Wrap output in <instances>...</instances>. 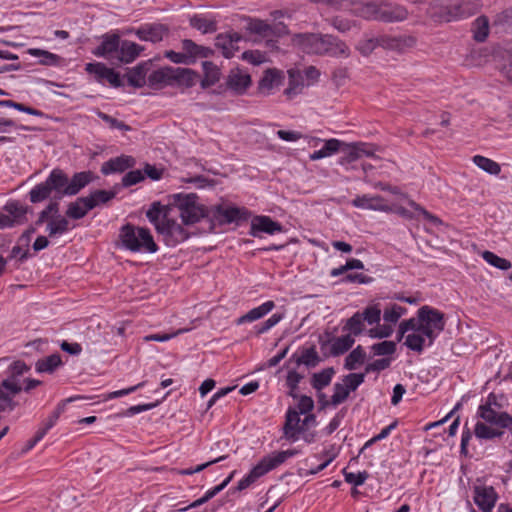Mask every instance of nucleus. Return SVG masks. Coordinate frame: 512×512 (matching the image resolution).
Segmentation results:
<instances>
[{"instance_id": "nucleus-37", "label": "nucleus", "mask_w": 512, "mask_h": 512, "mask_svg": "<svg viewBox=\"0 0 512 512\" xmlns=\"http://www.w3.org/2000/svg\"><path fill=\"white\" fill-rule=\"evenodd\" d=\"M202 66L204 70V78L201 80V87L206 89L219 81L220 70L214 63L210 61H204Z\"/></svg>"}, {"instance_id": "nucleus-64", "label": "nucleus", "mask_w": 512, "mask_h": 512, "mask_svg": "<svg viewBox=\"0 0 512 512\" xmlns=\"http://www.w3.org/2000/svg\"><path fill=\"white\" fill-rule=\"evenodd\" d=\"M343 474L345 477V481L349 484H353L354 486L363 485L367 478L369 477V474L366 471H362L355 474L352 472H347L346 469H344Z\"/></svg>"}, {"instance_id": "nucleus-24", "label": "nucleus", "mask_w": 512, "mask_h": 512, "mask_svg": "<svg viewBox=\"0 0 512 512\" xmlns=\"http://www.w3.org/2000/svg\"><path fill=\"white\" fill-rule=\"evenodd\" d=\"M142 51L143 47L137 43L128 40L120 41V47L115 60L123 64H129L132 63Z\"/></svg>"}, {"instance_id": "nucleus-29", "label": "nucleus", "mask_w": 512, "mask_h": 512, "mask_svg": "<svg viewBox=\"0 0 512 512\" xmlns=\"http://www.w3.org/2000/svg\"><path fill=\"white\" fill-rule=\"evenodd\" d=\"M342 145H344V142L335 138L325 140L321 149L310 154V160L316 161L338 153L341 150Z\"/></svg>"}, {"instance_id": "nucleus-26", "label": "nucleus", "mask_w": 512, "mask_h": 512, "mask_svg": "<svg viewBox=\"0 0 512 512\" xmlns=\"http://www.w3.org/2000/svg\"><path fill=\"white\" fill-rule=\"evenodd\" d=\"M241 40L242 36L239 33L228 32L217 35L215 45L222 50V54L225 58H231L233 57V51L231 49L232 44H238Z\"/></svg>"}, {"instance_id": "nucleus-61", "label": "nucleus", "mask_w": 512, "mask_h": 512, "mask_svg": "<svg viewBox=\"0 0 512 512\" xmlns=\"http://www.w3.org/2000/svg\"><path fill=\"white\" fill-rule=\"evenodd\" d=\"M375 355L384 356L391 355L396 351V344L393 341H382L372 346Z\"/></svg>"}, {"instance_id": "nucleus-21", "label": "nucleus", "mask_w": 512, "mask_h": 512, "mask_svg": "<svg viewBox=\"0 0 512 512\" xmlns=\"http://www.w3.org/2000/svg\"><path fill=\"white\" fill-rule=\"evenodd\" d=\"M174 67H163L154 70L148 76V85L153 89L174 85Z\"/></svg>"}, {"instance_id": "nucleus-35", "label": "nucleus", "mask_w": 512, "mask_h": 512, "mask_svg": "<svg viewBox=\"0 0 512 512\" xmlns=\"http://www.w3.org/2000/svg\"><path fill=\"white\" fill-rule=\"evenodd\" d=\"M147 64L140 63L130 69L126 76L128 80V84L134 88H141L145 85L146 81V73H147Z\"/></svg>"}, {"instance_id": "nucleus-5", "label": "nucleus", "mask_w": 512, "mask_h": 512, "mask_svg": "<svg viewBox=\"0 0 512 512\" xmlns=\"http://www.w3.org/2000/svg\"><path fill=\"white\" fill-rule=\"evenodd\" d=\"M363 14L367 18L392 23L406 20L409 12L403 5L381 2L366 4Z\"/></svg>"}, {"instance_id": "nucleus-43", "label": "nucleus", "mask_w": 512, "mask_h": 512, "mask_svg": "<svg viewBox=\"0 0 512 512\" xmlns=\"http://www.w3.org/2000/svg\"><path fill=\"white\" fill-rule=\"evenodd\" d=\"M366 359V353L361 345L354 348L345 358L344 367L347 370H355L358 365L364 363Z\"/></svg>"}, {"instance_id": "nucleus-44", "label": "nucleus", "mask_w": 512, "mask_h": 512, "mask_svg": "<svg viewBox=\"0 0 512 512\" xmlns=\"http://www.w3.org/2000/svg\"><path fill=\"white\" fill-rule=\"evenodd\" d=\"M473 163L490 175H498L501 172V166L496 161L481 155H475Z\"/></svg>"}, {"instance_id": "nucleus-60", "label": "nucleus", "mask_w": 512, "mask_h": 512, "mask_svg": "<svg viewBox=\"0 0 512 512\" xmlns=\"http://www.w3.org/2000/svg\"><path fill=\"white\" fill-rule=\"evenodd\" d=\"M350 392L347 390L346 386L342 383L334 384V393L331 396V404L333 406H337L343 403L349 396Z\"/></svg>"}, {"instance_id": "nucleus-51", "label": "nucleus", "mask_w": 512, "mask_h": 512, "mask_svg": "<svg viewBox=\"0 0 512 512\" xmlns=\"http://www.w3.org/2000/svg\"><path fill=\"white\" fill-rule=\"evenodd\" d=\"M482 256L487 263L500 270H508L512 266L509 260L499 257L498 255L491 251H484Z\"/></svg>"}, {"instance_id": "nucleus-19", "label": "nucleus", "mask_w": 512, "mask_h": 512, "mask_svg": "<svg viewBox=\"0 0 512 512\" xmlns=\"http://www.w3.org/2000/svg\"><path fill=\"white\" fill-rule=\"evenodd\" d=\"M248 23L246 26V30L251 34H256L261 38L266 39V44L268 47L273 48L275 46L276 41L271 38L273 34L274 28L272 25L260 19H252L248 18Z\"/></svg>"}, {"instance_id": "nucleus-63", "label": "nucleus", "mask_w": 512, "mask_h": 512, "mask_svg": "<svg viewBox=\"0 0 512 512\" xmlns=\"http://www.w3.org/2000/svg\"><path fill=\"white\" fill-rule=\"evenodd\" d=\"M145 179V175L141 170H132L126 173L122 178V186L130 187L136 185Z\"/></svg>"}, {"instance_id": "nucleus-48", "label": "nucleus", "mask_w": 512, "mask_h": 512, "mask_svg": "<svg viewBox=\"0 0 512 512\" xmlns=\"http://www.w3.org/2000/svg\"><path fill=\"white\" fill-rule=\"evenodd\" d=\"M426 336L420 332L408 334L406 336L405 345L415 352L421 353L426 345Z\"/></svg>"}, {"instance_id": "nucleus-2", "label": "nucleus", "mask_w": 512, "mask_h": 512, "mask_svg": "<svg viewBox=\"0 0 512 512\" xmlns=\"http://www.w3.org/2000/svg\"><path fill=\"white\" fill-rule=\"evenodd\" d=\"M479 9L477 0H442L440 3H430L426 14L435 22H451L469 17Z\"/></svg>"}, {"instance_id": "nucleus-22", "label": "nucleus", "mask_w": 512, "mask_h": 512, "mask_svg": "<svg viewBox=\"0 0 512 512\" xmlns=\"http://www.w3.org/2000/svg\"><path fill=\"white\" fill-rule=\"evenodd\" d=\"M352 205L361 209L389 211L390 207L380 195H361L353 199Z\"/></svg>"}, {"instance_id": "nucleus-55", "label": "nucleus", "mask_w": 512, "mask_h": 512, "mask_svg": "<svg viewBox=\"0 0 512 512\" xmlns=\"http://www.w3.org/2000/svg\"><path fill=\"white\" fill-rule=\"evenodd\" d=\"M365 380V373H350L342 379L349 392L355 391Z\"/></svg>"}, {"instance_id": "nucleus-34", "label": "nucleus", "mask_w": 512, "mask_h": 512, "mask_svg": "<svg viewBox=\"0 0 512 512\" xmlns=\"http://www.w3.org/2000/svg\"><path fill=\"white\" fill-rule=\"evenodd\" d=\"M290 361H295L297 365H305L308 368L316 367L320 362V357L315 347L306 348L300 356L293 354Z\"/></svg>"}, {"instance_id": "nucleus-7", "label": "nucleus", "mask_w": 512, "mask_h": 512, "mask_svg": "<svg viewBox=\"0 0 512 512\" xmlns=\"http://www.w3.org/2000/svg\"><path fill=\"white\" fill-rule=\"evenodd\" d=\"M197 200L198 196L194 193L174 195V203L179 208L180 218L185 225L195 224L209 216L206 208L198 204Z\"/></svg>"}, {"instance_id": "nucleus-10", "label": "nucleus", "mask_w": 512, "mask_h": 512, "mask_svg": "<svg viewBox=\"0 0 512 512\" xmlns=\"http://www.w3.org/2000/svg\"><path fill=\"white\" fill-rule=\"evenodd\" d=\"M62 175L65 178L64 185L60 188L62 198L64 196H75L83 188L94 181L95 175L92 171H81L75 173L71 178L62 170Z\"/></svg>"}, {"instance_id": "nucleus-50", "label": "nucleus", "mask_w": 512, "mask_h": 512, "mask_svg": "<svg viewBox=\"0 0 512 512\" xmlns=\"http://www.w3.org/2000/svg\"><path fill=\"white\" fill-rule=\"evenodd\" d=\"M318 458L325 457L326 460L318 465L317 467L311 469L307 472L308 475H316L319 472L323 471L336 457L337 452L335 451L334 445H331L328 449H325L321 454L317 456Z\"/></svg>"}, {"instance_id": "nucleus-20", "label": "nucleus", "mask_w": 512, "mask_h": 512, "mask_svg": "<svg viewBox=\"0 0 512 512\" xmlns=\"http://www.w3.org/2000/svg\"><path fill=\"white\" fill-rule=\"evenodd\" d=\"M251 84V77L240 69L230 71L226 79V85L237 94H243Z\"/></svg>"}, {"instance_id": "nucleus-16", "label": "nucleus", "mask_w": 512, "mask_h": 512, "mask_svg": "<svg viewBox=\"0 0 512 512\" xmlns=\"http://www.w3.org/2000/svg\"><path fill=\"white\" fill-rule=\"evenodd\" d=\"M498 495L492 486H475L474 502L483 512H491L497 501Z\"/></svg>"}, {"instance_id": "nucleus-12", "label": "nucleus", "mask_w": 512, "mask_h": 512, "mask_svg": "<svg viewBox=\"0 0 512 512\" xmlns=\"http://www.w3.org/2000/svg\"><path fill=\"white\" fill-rule=\"evenodd\" d=\"M85 70L93 74L96 80L102 83L106 80L111 86L119 88L123 86L120 74L115 72L112 68H108L104 63L95 62L86 64Z\"/></svg>"}, {"instance_id": "nucleus-18", "label": "nucleus", "mask_w": 512, "mask_h": 512, "mask_svg": "<svg viewBox=\"0 0 512 512\" xmlns=\"http://www.w3.org/2000/svg\"><path fill=\"white\" fill-rule=\"evenodd\" d=\"M136 161L132 156L121 155L111 158L101 166V173L109 175L112 173H122L125 170L134 167Z\"/></svg>"}, {"instance_id": "nucleus-11", "label": "nucleus", "mask_w": 512, "mask_h": 512, "mask_svg": "<svg viewBox=\"0 0 512 512\" xmlns=\"http://www.w3.org/2000/svg\"><path fill=\"white\" fill-rule=\"evenodd\" d=\"M157 232L163 235L166 244L169 246H176L189 237L188 231L181 224L169 218H165L163 224L157 226Z\"/></svg>"}, {"instance_id": "nucleus-33", "label": "nucleus", "mask_w": 512, "mask_h": 512, "mask_svg": "<svg viewBox=\"0 0 512 512\" xmlns=\"http://www.w3.org/2000/svg\"><path fill=\"white\" fill-rule=\"evenodd\" d=\"M198 78V74L189 68H174V85H183L190 88L195 85Z\"/></svg>"}, {"instance_id": "nucleus-25", "label": "nucleus", "mask_w": 512, "mask_h": 512, "mask_svg": "<svg viewBox=\"0 0 512 512\" xmlns=\"http://www.w3.org/2000/svg\"><path fill=\"white\" fill-rule=\"evenodd\" d=\"M268 467L269 466L265 459L262 458L259 463L254 466L250 472L238 482L235 490L243 491L250 487L258 478L271 471V469H268Z\"/></svg>"}, {"instance_id": "nucleus-36", "label": "nucleus", "mask_w": 512, "mask_h": 512, "mask_svg": "<svg viewBox=\"0 0 512 512\" xmlns=\"http://www.w3.org/2000/svg\"><path fill=\"white\" fill-rule=\"evenodd\" d=\"M335 374V370L333 367H328L323 369L320 372L314 373L311 377V386L320 392L322 389L327 387Z\"/></svg>"}, {"instance_id": "nucleus-52", "label": "nucleus", "mask_w": 512, "mask_h": 512, "mask_svg": "<svg viewBox=\"0 0 512 512\" xmlns=\"http://www.w3.org/2000/svg\"><path fill=\"white\" fill-rule=\"evenodd\" d=\"M4 208L16 224L21 223L27 213V208L16 201L8 202Z\"/></svg>"}, {"instance_id": "nucleus-40", "label": "nucleus", "mask_w": 512, "mask_h": 512, "mask_svg": "<svg viewBox=\"0 0 512 512\" xmlns=\"http://www.w3.org/2000/svg\"><path fill=\"white\" fill-rule=\"evenodd\" d=\"M90 210L91 208L87 207V202L81 201L79 197L68 205L66 217L79 220L84 218Z\"/></svg>"}, {"instance_id": "nucleus-47", "label": "nucleus", "mask_w": 512, "mask_h": 512, "mask_svg": "<svg viewBox=\"0 0 512 512\" xmlns=\"http://www.w3.org/2000/svg\"><path fill=\"white\" fill-rule=\"evenodd\" d=\"M57 215H59V203L58 200H53L39 213L35 224L40 226L49 219H55Z\"/></svg>"}, {"instance_id": "nucleus-45", "label": "nucleus", "mask_w": 512, "mask_h": 512, "mask_svg": "<svg viewBox=\"0 0 512 512\" xmlns=\"http://www.w3.org/2000/svg\"><path fill=\"white\" fill-rule=\"evenodd\" d=\"M473 32L477 42L486 40L489 34V21L485 16H480L473 22Z\"/></svg>"}, {"instance_id": "nucleus-41", "label": "nucleus", "mask_w": 512, "mask_h": 512, "mask_svg": "<svg viewBox=\"0 0 512 512\" xmlns=\"http://www.w3.org/2000/svg\"><path fill=\"white\" fill-rule=\"evenodd\" d=\"M190 25L203 34L213 33L217 30V22L215 20L207 19L200 15H194L191 17Z\"/></svg>"}, {"instance_id": "nucleus-49", "label": "nucleus", "mask_w": 512, "mask_h": 512, "mask_svg": "<svg viewBox=\"0 0 512 512\" xmlns=\"http://www.w3.org/2000/svg\"><path fill=\"white\" fill-rule=\"evenodd\" d=\"M344 331H349L350 335L358 336L364 330V321L360 316V312H356L352 317H350L345 326L343 327Z\"/></svg>"}, {"instance_id": "nucleus-14", "label": "nucleus", "mask_w": 512, "mask_h": 512, "mask_svg": "<svg viewBox=\"0 0 512 512\" xmlns=\"http://www.w3.org/2000/svg\"><path fill=\"white\" fill-rule=\"evenodd\" d=\"M120 41L121 38L118 34L106 33L102 36L101 44L92 53L97 57H103L112 61L118 53Z\"/></svg>"}, {"instance_id": "nucleus-39", "label": "nucleus", "mask_w": 512, "mask_h": 512, "mask_svg": "<svg viewBox=\"0 0 512 512\" xmlns=\"http://www.w3.org/2000/svg\"><path fill=\"white\" fill-rule=\"evenodd\" d=\"M146 217L148 220L154 225L157 230V226L163 224V220L167 218L165 213V206H163L160 202H153L150 208L146 212Z\"/></svg>"}, {"instance_id": "nucleus-32", "label": "nucleus", "mask_w": 512, "mask_h": 512, "mask_svg": "<svg viewBox=\"0 0 512 512\" xmlns=\"http://www.w3.org/2000/svg\"><path fill=\"white\" fill-rule=\"evenodd\" d=\"M299 453L300 450L294 448L285 451H275L264 456L263 458L269 466L268 469L273 470L283 464L288 458H291Z\"/></svg>"}, {"instance_id": "nucleus-6", "label": "nucleus", "mask_w": 512, "mask_h": 512, "mask_svg": "<svg viewBox=\"0 0 512 512\" xmlns=\"http://www.w3.org/2000/svg\"><path fill=\"white\" fill-rule=\"evenodd\" d=\"M65 178L62 175V169H53L46 180L35 185L29 192V199L32 203H40L48 199L54 191V200H61L62 194L60 188L64 185Z\"/></svg>"}, {"instance_id": "nucleus-13", "label": "nucleus", "mask_w": 512, "mask_h": 512, "mask_svg": "<svg viewBox=\"0 0 512 512\" xmlns=\"http://www.w3.org/2000/svg\"><path fill=\"white\" fill-rule=\"evenodd\" d=\"M282 438L294 443L300 438V434L303 433L302 420L300 419V413L293 408H289L286 412L285 423L282 428Z\"/></svg>"}, {"instance_id": "nucleus-62", "label": "nucleus", "mask_w": 512, "mask_h": 512, "mask_svg": "<svg viewBox=\"0 0 512 512\" xmlns=\"http://www.w3.org/2000/svg\"><path fill=\"white\" fill-rule=\"evenodd\" d=\"M379 47L387 50H400L403 46V41L400 38L382 35L378 37Z\"/></svg>"}, {"instance_id": "nucleus-57", "label": "nucleus", "mask_w": 512, "mask_h": 512, "mask_svg": "<svg viewBox=\"0 0 512 512\" xmlns=\"http://www.w3.org/2000/svg\"><path fill=\"white\" fill-rule=\"evenodd\" d=\"M182 49L185 52L186 58L189 59V64H192L199 57V45L191 39H184L182 41Z\"/></svg>"}, {"instance_id": "nucleus-17", "label": "nucleus", "mask_w": 512, "mask_h": 512, "mask_svg": "<svg viewBox=\"0 0 512 512\" xmlns=\"http://www.w3.org/2000/svg\"><path fill=\"white\" fill-rule=\"evenodd\" d=\"M283 230L282 225L279 222L272 220L268 216H256L251 222V228L249 234L253 237H259V233L263 232L269 235H273Z\"/></svg>"}, {"instance_id": "nucleus-59", "label": "nucleus", "mask_w": 512, "mask_h": 512, "mask_svg": "<svg viewBox=\"0 0 512 512\" xmlns=\"http://www.w3.org/2000/svg\"><path fill=\"white\" fill-rule=\"evenodd\" d=\"M377 47H379L378 37L364 38L357 44V49L364 56L370 55Z\"/></svg>"}, {"instance_id": "nucleus-28", "label": "nucleus", "mask_w": 512, "mask_h": 512, "mask_svg": "<svg viewBox=\"0 0 512 512\" xmlns=\"http://www.w3.org/2000/svg\"><path fill=\"white\" fill-rule=\"evenodd\" d=\"M284 80L283 72L278 69H267L261 77L258 88L261 92H269L274 87L282 84Z\"/></svg>"}, {"instance_id": "nucleus-31", "label": "nucleus", "mask_w": 512, "mask_h": 512, "mask_svg": "<svg viewBox=\"0 0 512 512\" xmlns=\"http://www.w3.org/2000/svg\"><path fill=\"white\" fill-rule=\"evenodd\" d=\"M61 356L58 353L51 354L47 357L39 359L35 364L38 373L52 374L62 365Z\"/></svg>"}, {"instance_id": "nucleus-56", "label": "nucleus", "mask_w": 512, "mask_h": 512, "mask_svg": "<svg viewBox=\"0 0 512 512\" xmlns=\"http://www.w3.org/2000/svg\"><path fill=\"white\" fill-rule=\"evenodd\" d=\"M407 311L406 308L399 306L397 304H393L391 307L386 308L384 310L383 319L389 323H397L400 317L405 314Z\"/></svg>"}, {"instance_id": "nucleus-53", "label": "nucleus", "mask_w": 512, "mask_h": 512, "mask_svg": "<svg viewBox=\"0 0 512 512\" xmlns=\"http://www.w3.org/2000/svg\"><path fill=\"white\" fill-rule=\"evenodd\" d=\"M0 106L14 108L20 112H24V113H27V114L33 115V116L42 117L44 115V113L38 109H35L30 106H26L22 103H18V102L12 101V100H0Z\"/></svg>"}, {"instance_id": "nucleus-27", "label": "nucleus", "mask_w": 512, "mask_h": 512, "mask_svg": "<svg viewBox=\"0 0 512 512\" xmlns=\"http://www.w3.org/2000/svg\"><path fill=\"white\" fill-rule=\"evenodd\" d=\"M117 191L114 190H95L91 192L88 196L80 197L81 201L87 202V207L94 209L99 205H104L108 203L110 200L116 197Z\"/></svg>"}, {"instance_id": "nucleus-4", "label": "nucleus", "mask_w": 512, "mask_h": 512, "mask_svg": "<svg viewBox=\"0 0 512 512\" xmlns=\"http://www.w3.org/2000/svg\"><path fill=\"white\" fill-rule=\"evenodd\" d=\"M420 320L419 332L428 339L427 346H432L439 334L445 329L444 313L428 305L418 309Z\"/></svg>"}, {"instance_id": "nucleus-54", "label": "nucleus", "mask_w": 512, "mask_h": 512, "mask_svg": "<svg viewBox=\"0 0 512 512\" xmlns=\"http://www.w3.org/2000/svg\"><path fill=\"white\" fill-rule=\"evenodd\" d=\"M363 321H366L369 325L378 324L381 319V310L377 305H371L366 307L362 313H360Z\"/></svg>"}, {"instance_id": "nucleus-9", "label": "nucleus", "mask_w": 512, "mask_h": 512, "mask_svg": "<svg viewBox=\"0 0 512 512\" xmlns=\"http://www.w3.org/2000/svg\"><path fill=\"white\" fill-rule=\"evenodd\" d=\"M210 217L213 225H226L248 220L250 212L244 207L217 205L211 209Z\"/></svg>"}, {"instance_id": "nucleus-58", "label": "nucleus", "mask_w": 512, "mask_h": 512, "mask_svg": "<svg viewBox=\"0 0 512 512\" xmlns=\"http://www.w3.org/2000/svg\"><path fill=\"white\" fill-rule=\"evenodd\" d=\"M97 116L109 125L111 129H119L121 131H130L131 127L102 111H97Z\"/></svg>"}, {"instance_id": "nucleus-38", "label": "nucleus", "mask_w": 512, "mask_h": 512, "mask_svg": "<svg viewBox=\"0 0 512 512\" xmlns=\"http://www.w3.org/2000/svg\"><path fill=\"white\" fill-rule=\"evenodd\" d=\"M354 342L355 340L350 334L334 338L330 349L331 355L339 356L344 354L353 346Z\"/></svg>"}, {"instance_id": "nucleus-30", "label": "nucleus", "mask_w": 512, "mask_h": 512, "mask_svg": "<svg viewBox=\"0 0 512 512\" xmlns=\"http://www.w3.org/2000/svg\"><path fill=\"white\" fill-rule=\"evenodd\" d=\"M275 307V303L271 300L264 302L258 307H255L248 311L246 314L242 315L237 320V324H243L246 322L256 321L265 315H267L273 308Z\"/></svg>"}, {"instance_id": "nucleus-1", "label": "nucleus", "mask_w": 512, "mask_h": 512, "mask_svg": "<svg viewBox=\"0 0 512 512\" xmlns=\"http://www.w3.org/2000/svg\"><path fill=\"white\" fill-rule=\"evenodd\" d=\"M292 41L307 54L348 57L350 53L348 46L343 41L328 34L300 33L295 34Z\"/></svg>"}, {"instance_id": "nucleus-46", "label": "nucleus", "mask_w": 512, "mask_h": 512, "mask_svg": "<svg viewBox=\"0 0 512 512\" xmlns=\"http://www.w3.org/2000/svg\"><path fill=\"white\" fill-rule=\"evenodd\" d=\"M474 434L479 439L490 440L499 438L503 435V432L487 426L485 423L478 421L474 428Z\"/></svg>"}, {"instance_id": "nucleus-3", "label": "nucleus", "mask_w": 512, "mask_h": 512, "mask_svg": "<svg viewBox=\"0 0 512 512\" xmlns=\"http://www.w3.org/2000/svg\"><path fill=\"white\" fill-rule=\"evenodd\" d=\"M119 239L123 248L131 252L155 253L158 250L150 230L146 227L127 223L120 228Z\"/></svg>"}, {"instance_id": "nucleus-8", "label": "nucleus", "mask_w": 512, "mask_h": 512, "mask_svg": "<svg viewBox=\"0 0 512 512\" xmlns=\"http://www.w3.org/2000/svg\"><path fill=\"white\" fill-rule=\"evenodd\" d=\"M339 152L342 153V156L338 159V164L349 170L354 169L353 163L362 157H373L375 149L372 145L364 142H344Z\"/></svg>"}, {"instance_id": "nucleus-42", "label": "nucleus", "mask_w": 512, "mask_h": 512, "mask_svg": "<svg viewBox=\"0 0 512 512\" xmlns=\"http://www.w3.org/2000/svg\"><path fill=\"white\" fill-rule=\"evenodd\" d=\"M69 230V221L66 217L57 215L55 219L48 222L46 231L50 237L62 235Z\"/></svg>"}, {"instance_id": "nucleus-23", "label": "nucleus", "mask_w": 512, "mask_h": 512, "mask_svg": "<svg viewBox=\"0 0 512 512\" xmlns=\"http://www.w3.org/2000/svg\"><path fill=\"white\" fill-rule=\"evenodd\" d=\"M168 33L166 26L162 24L144 25L137 29L136 36L142 41H150L157 43L163 40V37Z\"/></svg>"}, {"instance_id": "nucleus-15", "label": "nucleus", "mask_w": 512, "mask_h": 512, "mask_svg": "<svg viewBox=\"0 0 512 512\" xmlns=\"http://www.w3.org/2000/svg\"><path fill=\"white\" fill-rule=\"evenodd\" d=\"M477 415L485 422L501 428H507L512 424L511 415L507 412H497L494 408L489 407V405H480Z\"/></svg>"}]
</instances>
